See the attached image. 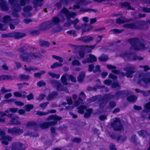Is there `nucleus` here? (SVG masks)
Wrapping results in <instances>:
<instances>
[{"label": "nucleus", "mask_w": 150, "mask_h": 150, "mask_svg": "<svg viewBox=\"0 0 150 150\" xmlns=\"http://www.w3.org/2000/svg\"><path fill=\"white\" fill-rule=\"evenodd\" d=\"M24 84H26L27 85H29V83L26 82H23L22 83H17V85L18 86V89H21Z\"/></svg>", "instance_id": "nucleus-58"}, {"label": "nucleus", "mask_w": 150, "mask_h": 150, "mask_svg": "<svg viewBox=\"0 0 150 150\" xmlns=\"http://www.w3.org/2000/svg\"><path fill=\"white\" fill-rule=\"evenodd\" d=\"M71 64L73 66H79L81 64L78 60L75 59L72 62Z\"/></svg>", "instance_id": "nucleus-51"}, {"label": "nucleus", "mask_w": 150, "mask_h": 150, "mask_svg": "<svg viewBox=\"0 0 150 150\" xmlns=\"http://www.w3.org/2000/svg\"><path fill=\"white\" fill-rule=\"evenodd\" d=\"M39 44L41 47H49L50 45V43L48 41L42 40H40L39 41Z\"/></svg>", "instance_id": "nucleus-29"}, {"label": "nucleus", "mask_w": 150, "mask_h": 150, "mask_svg": "<svg viewBox=\"0 0 150 150\" xmlns=\"http://www.w3.org/2000/svg\"><path fill=\"white\" fill-rule=\"evenodd\" d=\"M144 108L147 110V111L145 110H143V112H148V111L150 110V102H149L145 104Z\"/></svg>", "instance_id": "nucleus-46"}, {"label": "nucleus", "mask_w": 150, "mask_h": 150, "mask_svg": "<svg viewBox=\"0 0 150 150\" xmlns=\"http://www.w3.org/2000/svg\"><path fill=\"white\" fill-rule=\"evenodd\" d=\"M30 0H20V4L14 3L12 5V7L13 11L15 13L20 11L21 9V6H24L26 3L29 2Z\"/></svg>", "instance_id": "nucleus-8"}, {"label": "nucleus", "mask_w": 150, "mask_h": 150, "mask_svg": "<svg viewBox=\"0 0 150 150\" xmlns=\"http://www.w3.org/2000/svg\"><path fill=\"white\" fill-rule=\"evenodd\" d=\"M109 149L110 150H117L115 144L113 143L110 144Z\"/></svg>", "instance_id": "nucleus-62"}, {"label": "nucleus", "mask_w": 150, "mask_h": 150, "mask_svg": "<svg viewBox=\"0 0 150 150\" xmlns=\"http://www.w3.org/2000/svg\"><path fill=\"white\" fill-rule=\"evenodd\" d=\"M96 57L92 54H89V57L82 61V63L85 64L87 63H92L97 61Z\"/></svg>", "instance_id": "nucleus-17"}, {"label": "nucleus", "mask_w": 150, "mask_h": 150, "mask_svg": "<svg viewBox=\"0 0 150 150\" xmlns=\"http://www.w3.org/2000/svg\"><path fill=\"white\" fill-rule=\"evenodd\" d=\"M100 71L101 70L100 66L99 65H96L95 67V69L93 71V72L94 73H96L97 72H100Z\"/></svg>", "instance_id": "nucleus-57"}, {"label": "nucleus", "mask_w": 150, "mask_h": 150, "mask_svg": "<svg viewBox=\"0 0 150 150\" xmlns=\"http://www.w3.org/2000/svg\"><path fill=\"white\" fill-rule=\"evenodd\" d=\"M62 65V64L61 63H59L58 62H55L50 66V68L52 69H54L57 67H61Z\"/></svg>", "instance_id": "nucleus-43"}, {"label": "nucleus", "mask_w": 150, "mask_h": 150, "mask_svg": "<svg viewBox=\"0 0 150 150\" xmlns=\"http://www.w3.org/2000/svg\"><path fill=\"white\" fill-rule=\"evenodd\" d=\"M137 97L134 95H131L127 98V100L129 102L134 103L137 100Z\"/></svg>", "instance_id": "nucleus-28"}, {"label": "nucleus", "mask_w": 150, "mask_h": 150, "mask_svg": "<svg viewBox=\"0 0 150 150\" xmlns=\"http://www.w3.org/2000/svg\"><path fill=\"white\" fill-rule=\"evenodd\" d=\"M49 103L48 102H46L40 103L39 105V106L42 108V110L44 109L47 107Z\"/></svg>", "instance_id": "nucleus-55"}, {"label": "nucleus", "mask_w": 150, "mask_h": 150, "mask_svg": "<svg viewBox=\"0 0 150 150\" xmlns=\"http://www.w3.org/2000/svg\"><path fill=\"white\" fill-rule=\"evenodd\" d=\"M62 119L61 117L59 116L56 115H52L49 116L47 119L48 120H53L54 121L48 122L49 126L55 125L57 123V121H59Z\"/></svg>", "instance_id": "nucleus-10"}, {"label": "nucleus", "mask_w": 150, "mask_h": 150, "mask_svg": "<svg viewBox=\"0 0 150 150\" xmlns=\"http://www.w3.org/2000/svg\"><path fill=\"white\" fill-rule=\"evenodd\" d=\"M99 86H96L93 87L91 86H88L87 88V90L88 91H96L98 88H99Z\"/></svg>", "instance_id": "nucleus-48"}, {"label": "nucleus", "mask_w": 150, "mask_h": 150, "mask_svg": "<svg viewBox=\"0 0 150 150\" xmlns=\"http://www.w3.org/2000/svg\"><path fill=\"white\" fill-rule=\"evenodd\" d=\"M129 94V91L127 90H122L117 91L114 95L117 99H118L120 97L122 98H125Z\"/></svg>", "instance_id": "nucleus-14"}, {"label": "nucleus", "mask_w": 150, "mask_h": 150, "mask_svg": "<svg viewBox=\"0 0 150 150\" xmlns=\"http://www.w3.org/2000/svg\"><path fill=\"white\" fill-rule=\"evenodd\" d=\"M25 33L19 32H13L11 33V38H14L16 39H19L25 37Z\"/></svg>", "instance_id": "nucleus-19"}, {"label": "nucleus", "mask_w": 150, "mask_h": 150, "mask_svg": "<svg viewBox=\"0 0 150 150\" xmlns=\"http://www.w3.org/2000/svg\"><path fill=\"white\" fill-rule=\"evenodd\" d=\"M121 6L122 8H125L128 10H132L130 4L129 2L127 1L122 3L121 4Z\"/></svg>", "instance_id": "nucleus-26"}, {"label": "nucleus", "mask_w": 150, "mask_h": 150, "mask_svg": "<svg viewBox=\"0 0 150 150\" xmlns=\"http://www.w3.org/2000/svg\"><path fill=\"white\" fill-rule=\"evenodd\" d=\"M79 40L85 43H88L93 41V38L90 35L81 37L79 39Z\"/></svg>", "instance_id": "nucleus-20"}, {"label": "nucleus", "mask_w": 150, "mask_h": 150, "mask_svg": "<svg viewBox=\"0 0 150 150\" xmlns=\"http://www.w3.org/2000/svg\"><path fill=\"white\" fill-rule=\"evenodd\" d=\"M51 83L52 84L56 86L57 89L58 91H65L66 89L68 91L67 88L64 87L62 85L61 83L57 81L53 80L51 82Z\"/></svg>", "instance_id": "nucleus-15"}, {"label": "nucleus", "mask_w": 150, "mask_h": 150, "mask_svg": "<svg viewBox=\"0 0 150 150\" xmlns=\"http://www.w3.org/2000/svg\"><path fill=\"white\" fill-rule=\"evenodd\" d=\"M124 30L122 29L119 30L117 29H114L110 30L109 31V33L111 34H116L121 33Z\"/></svg>", "instance_id": "nucleus-37"}, {"label": "nucleus", "mask_w": 150, "mask_h": 150, "mask_svg": "<svg viewBox=\"0 0 150 150\" xmlns=\"http://www.w3.org/2000/svg\"><path fill=\"white\" fill-rule=\"evenodd\" d=\"M8 117L11 118L10 122L11 124L14 125H19L21 124V122L18 120V116H14L11 113H8L7 115Z\"/></svg>", "instance_id": "nucleus-13"}, {"label": "nucleus", "mask_w": 150, "mask_h": 150, "mask_svg": "<svg viewBox=\"0 0 150 150\" xmlns=\"http://www.w3.org/2000/svg\"><path fill=\"white\" fill-rule=\"evenodd\" d=\"M79 11L80 12H82L83 13L86 12H90L91 11H93V12L96 13L98 11V10L91 8H81L80 9Z\"/></svg>", "instance_id": "nucleus-32"}, {"label": "nucleus", "mask_w": 150, "mask_h": 150, "mask_svg": "<svg viewBox=\"0 0 150 150\" xmlns=\"http://www.w3.org/2000/svg\"><path fill=\"white\" fill-rule=\"evenodd\" d=\"M0 7L1 10L7 11L8 10V8L6 4L5 1H2L0 3Z\"/></svg>", "instance_id": "nucleus-31"}, {"label": "nucleus", "mask_w": 150, "mask_h": 150, "mask_svg": "<svg viewBox=\"0 0 150 150\" xmlns=\"http://www.w3.org/2000/svg\"><path fill=\"white\" fill-rule=\"evenodd\" d=\"M49 113V112H43L39 110L37 111L36 115L39 116H42L43 115H46Z\"/></svg>", "instance_id": "nucleus-50"}, {"label": "nucleus", "mask_w": 150, "mask_h": 150, "mask_svg": "<svg viewBox=\"0 0 150 150\" xmlns=\"http://www.w3.org/2000/svg\"><path fill=\"white\" fill-rule=\"evenodd\" d=\"M41 25L40 24L39 26H38V30H34L31 31L30 32V33L32 35H39L40 34V31H44L45 30H41L40 26Z\"/></svg>", "instance_id": "nucleus-35"}, {"label": "nucleus", "mask_w": 150, "mask_h": 150, "mask_svg": "<svg viewBox=\"0 0 150 150\" xmlns=\"http://www.w3.org/2000/svg\"><path fill=\"white\" fill-rule=\"evenodd\" d=\"M119 86V83L116 82H114L111 84V86L113 88H116Z\"/></svg>", "instance_id": "nucleus-64"}, {"label": "nucleus", "mask_w": 150, "mask_h": 150, "mask_svg": "<svg viewBox=\"0 0 150 150\" xmlns=\"http://www.w3.org/2000/svg\"><path fill=\"white\" fill-rule=\"evenodd\" d=\"M147 132L145 130H142L139 131L137 132V134L140 136H142L143 138H144L146 135L147 134Z\"/></svg>", "instance_id": "nucleus-39"}, {"label": "nucleus", "mask_w": 150, "mask_h": 150, "mask_svg": "<svg viewBox=\"0 0 150 150\" xmlns=\"http://www.w3.org/2000/svg\"><path fill=\"white\" fill-rule=\"evenodd\" d=\"M60 21V20L58 17L54 16L52 20L45 21L42 23L40 26V30H48L53 27L54 25L58 24Z\"/></svg>", "instance_id": "nucleus-4"}, {"label": "nucleus", "mask_w": 150, "mask_h": 150, "mask_svg": "<svg viewBox=\"0 0 150 150\" xmlns=\"http://www.w3.org/2000/svg\"><path fill=\"white\" fill-rule=\"evenodd\" d=\"M150 91L142 90V93L144 96H147L150 94Z\"/></svg>", "instance_id": "nucleus-63"}, {"label": "nucleus", "mask_w": 150, "mask_h": 150, "mask_svg": "<svg viewBox=\"0 0 150 150\" xmlns=\"http://www.w3.org/2000/svg\"><path fill=\"white\" fill-rule=\"evenodd\" d=\"M9 111L8 110H5L4 112L2 111H0V119L3 120L2 121H0V122L4 123L5 122L6 119L4 117L7 116V114L9 113Z\"/></svg>", "instance_id": "nucleus-23"}, {"label": "nucleus", "mask_w": 150, "mask_h": 150, "mask_svg": "<svg viewBox=\"0 0 150 150\" xmlns=\"http://www.w3.org/2000/svg\"><path fill=\"white\" fill-rule=\"evenodd\" d=\"M58 95V93L57 91H53L49 93L47 99L48 100H52L55 98Z\"/></svg>", "instance_id": "nucleus-22"}, {"label": "nucleus", "mask_w": 150, "mask_h": 150, "mask_svg": "<svg viewBox=\"0 0 150 150\" xmlns=\"http://www.w3.org/2000/svg\"><path fill=\"white\" fill-rule=\"evenodd\" d=\"M81 138L76 137L74 138L72 140V141L76 143H80L81 142Z\"/></svg>", "instance_id": "nucleus-60"}, {"label": "nucleus", "mask_w": 150, "mask_h": 150, "mask_svg": "<svg viewBox=\"0 0 150 150\" xmlns=\"http://www.w3.org/2000/svg\"><path fill=\"white\" fill-rule=\"evenodd\" d=\"M61 80L62 83L64 85H67L68 83L67 81V75L66 74H63L61 78Z\"/></svg>", "instance_id": "nucleus-38"}, {"label": "nucleus", "mask_w": 150, "mask_h": 150, "mask_svg": "<svg viewBox=\"0 0 150 150\" xmlns=\"http://www.w3.org/2000/svg\"><path fill=\"white\" fill-rule=\"evenodd\" d=\"M37 124L36 122L29 121L28 122L26 125V127H29L31 126H36Z\"/></svg>", "instance_id": "nucleus-47"}, {"label": "nucleus", "mask_w": 150, "mask_h": 150, "mask_svg": "<svg viewBox=\"0 0 150 150\" xmlns=\"http://www.w3.org/2000/svg\"><path fill=\"white\" fill-rule=\"evenodd\" d=\"M40 127L42 129H46L48 128L50 126L48 122H44L40 125Z\"/></svg>", "instance_id": "nucleus-40"}, {"label": "nucleus", "mask_w": 150, "mask_h": 150, "mask_svg": "<svg viewBox=\"0 0 150 150\" xmlns=\"http://www.w3.org/2000/svg\"><path fill=\"white\" fill-rule=\"evenodd\" d=\"M86 112L84 114V117L85 118H89L93 112V109L92 108L86 109Z\"/></svg>", "instance_id": "nucleus-25"}, {"label": "nucleus", "mask_w": 150, "mask_h": 150, "mask_svg": "<svg viewBox=\"0 0 150 150\" xmlns=\"http://www.w3.org/2000/svg\"><path fill=\"white\" fill-rule=\"evenodd\" d=\"M127 42L135 50L139 51L145 47V45L141 42L137 38H131L128 39Z\"/></svg>", "instance_id": "nucleus-5"}, {"label": "nucleus", "mask_w": 150, "mask_h": 150, "mask_svg": "<svg viewBox=\"0 0 150 150\" xmlns=\"http://www.w3.org/2000/svg\"><path fill=\"white\" fill-rule=\"evenodd\" d=\"M32 9V7L31 6H27L24 7L23 10L25 13H28V16H31V14L29 12V11H31Z\"/></svg>", "instance_id": "nucleus-27"}, {"label": "nucleus", "mask_w": 150, "mask_h": 150, "mask_svg": "<svg viewBox=\"0 0 150 150\" xmlns=\"http://www.w3.org/2000/svg\"><path fill=\"white\" fill-rule=\"evenodd\" d=\"M11 21V17L10 16L6 15L4 16L3 17V22L4 23H7L8 21Z\"/></svg>", "instance_id": "nucleus-45"}, {"label": "nucleus", "mask_w": 150, "mask_h": 150, "mask_svg": "<svg viewBox=\"0 0 150 150\" xmlns=\"http://www.w3.org/2000/svg\"><path fill=\"white\" fill-rule=\"evenodd\" d=\"M23 144L20 142H15L12 144V146H7L6 150H25V148L23 147Z\"/></svg>", "instance_id": "nucleus-9"}, {"label": "nucleus", "mask_w": 150, "mask_h": 150, "mask_svg": "<svg viewBox=\"0 0 150 150\" xmlns=\"http://www.w3.org/2000/svg\"><path fill=\"white\" fill-rule=\"evenodd\" d=\"M52 57L53 59H56L57 60H58L60 63H62L63 61V60L62 58L59 56L53 55H52Z\"/></svg>", "instance_id": "nucleus-49"}, {"label": "nucleus", "mask_w": 150, "mask_h": 150, "mask_svg": "<svg viewBox=\"0 0 150 150\" xmlns=\"http://www.w3.org/2000/svg\"><path fill=\"white\" fill-rule=\"evenodd\" d=\"M46 83L43 80H40L37 82V85L40 87L42 86H45L46 85Z\"/></svg>", "instance_id": "nucleus-52"}, {"label": "nucleus", "mask_w": 150, "mask_h": 150, "mask_svg": "<svg viewBox=\"0 0 150 150\" xmlns=\"http://www.w3.org/2000/svg\"><path fill=\"white\" fill-rule=\"evenodd\" d=\"M84 25L86 27L87 31L88 32L91 30L93 28V26L92 25L88 24L87 23H85Z\"/></svg>", "instance_id": "nucleus-56"}, {"label": "nucleus", "mask_w": 150, "mask_h": 150, "mask_svg": "<svg viewBox=\"0 0 150 150\" xmlns=\"http://www.w3.org/2000/svg\"><path fill=\"white\" fill-rule=\"evenodd\" d=\"M60 12L65 15L67 20H69L72 17H74L76 16V14L75 12H70L68 9L65 8H63Z\"/></svg>", "instance_id": "nucleus-11"}, {"label": "nucleus", "mask_w": 150, "mask_h": 150, "mask_svg": "<svg viewBox=\"0 0 150 150\" xmlns=\"http://www.w3.org/2000/svg\"><path fill=\"white\" fill-rule=\"evenodd\" d=\"M85 74L84 72H81L77 78L78 81L79 83L82 82L85 78Z\"/></svg>", "instance_id": "nucleus-34"}, {"label": "nucleus", "mask_w": 150, "mask_h": 150, "mask_svg": "<svg viewBox=\"0 0 150 150\" xmlns=\"http://www.w3.org/2000/svg\"><path fill=\"white\" fill-rule=\"evenodd\" d=\"M86 108V106L85 105H81L78 108V112L80 114H83L84 110Z\"/></svg>", "instance_id": "nucleus-36"}, {"label": "nucleus", "mask_w": 150, "mask_h": 150, "mask_svg": "<svg viewBox=\"0 0 150 150\" xmlns=\"http://www.w3.org/2000/svg\"><path fill=\"white\" fill-rule=\"evenodd\" d=\"M115 97L114 95L111 93H106L102 96L101 95H98L92 96L90 99L91 102H93L98 100L99 107L101 108H103L110 100Z\"/></svg>", "instance_id": "nucleus-2"}, {"label": "nucleus", "mask_w": 150, "mask_h": 150, "mask_svg": "<svg viewBox=\"0 0 150 150\" xmlns=\"http://www.w3.org/2000/svg\"><path fill=\"white\" fill-rule=\"evenodd\" d=\"M69 79L72 81L74 82H76V78L72 75H69L68 76Z\"/></svg>", "instance_id": "nucleus-59"}, {"label": "nucleus", "mask_w": 150, "mask_h": 150, "mask_svg": "<svg viewBox=\"0 0 150 150\" xmlns=\"http://www.w3.org/2000/svg\"><path fill=\"white\" fill-rule=\"evenodd\" d=\"M139 78L142 77V79H140L138 80L137 81L139 84H141L142 81H144V79H145V77H146V74L144 73H142L139 75Z\"/></svg>", "instance_id": "nucleus-41"}, {"label": "nucleus", "mask_w": 150, "mask_h": 150, "mask_svg": "<svg viewBox=\"0 0 150 150\" xmlns=\"http://www.w3.org/2000/svg\"><path fill=\"white\" fill-rule=\"evenodd\" d=\"M94 68L95 67L93 64H89L88 65V71L90 72L93 71Z\"/></svg>", "instance_id": "nucleus-61"}, {"label": "nucleus", "mask_w": 150, "mask_h": 150, "mask_svg": "<svg viewBox=\"0 0 150 150\" xmlns=\"http://www.w3.org/2000/svg\"><path fill=\"white\" fill-rule=\"evenodd\" d=\"M34 108L33 105L32 104H28L25 106V109L26 111L29 112Z\"/></svg>", "instance_id": "nucleus-42"}, {"label": "nucleus", "mask_w": 150, "mask_h": 150, "mask_svg": "<svg viewBox=\"0 0 150 150\" xmlns=\"http://www.w3.org/2000/svg\"><path fill=\"white\" fill-rule=\"evenodd\" d=\"M124 27L126 28L146 30L149 28V26L146 24V22L144 21L137 20L135 23L125 24Z\"/></svg>", "instance_id": "nucleus-3"}, {"label": "nucleus", "mask_w": 150, "mask_h": 150, "mask_svg": "<svg viewBox=\"0 0 150 150\" xmlns=\"http://www.w3.org/2000/svg\"><path fill=\"white\" fill-rule=\"evenodd\" d=\"M19 78L21 81H27L30 78V76L28 75L21 74L19 76Z\"/></svg>", "instance_id": "nucleus-30"}, {"label": "nucleus", "mask_w": 150, "mask_h": 150, "mask_svg": "<svg viewBox=\"0 0 150 150\" xmlns=\"http://www.w3.org/2000/svg\"><path fill=\"white\" fill-rule=\"evenodd\" d=\"M132 19L130 18L128 20H126L125 18L122 16L117 19L116 20V22L119 24L124 23H125L128 22L130 21H132Z\"/></svg>", "instance_id": "nucleus-21"}, {"label": "nucleus", "mask_w": 150, "mask_h": 150, "mask_svg": "<svg viewBox=\"0 0 150 150\" xmlns=\"http://www.w3.org/2000/svg\"><path fill=\"white\" fill-rule=\"evenodd\" d=\"M76 48L78 49V52L81 58H84L86 53L85 48L82 45H77Z\"/></svg>", "instance_id": "nucleus-18"}, {"label": "nucleus", "mask_w": 150, "mask_h": 150, "mask_svg": "<svg viewBox=\"0 0 150 150\" xmlns=\"http://www.w3.org/2000/svg\"><path fill=\"white\" fill-rule=\"evenodd\" d=\"M25 69L27 71L29 72H30L31 70L34 71L37 70L38 69V68L36 67H32L31 66L30 67V68L27 67L26 65H24Z\"/></svg>", "instance_id": "nucleus-44"}, {"label": "nucleus", "mask_w": 150, "mask_h": 150, "mask_svg": "<svg viewBox=\"0 0 150 150\" xmlns=\"http://www.w3.org/2000/svg\"><path fill=\"white\" fill-rule=\"evenodd\" d=\"M13 78L11 75H0V81L3 80H12Z\"/></svg>", "instance_id": "nucleus-24"}, {"label": "nucleus", "mask_w": 150, "mask_h": 150, "mask_svg": "<svg viewBox=\"0 0 150 150\" xmlns=\"http://www.w3.org/2000/svg\"><path fill=\"white\" fill-rule=\"evenodd\" d=\"M122 57L125 61H136L137 60H141L144 59V58L138 56L135 53H128L125 52L122 54Z\"/></svg>", "instance_id": "nucleus-6"}, {"label": "nucleus", "mask_w": 150, "mask_h": 150, "mask_svg": "<svg viewBox=\"0 0 150 150\" xmlns=\"http://www.w3.org/2000/svg\"><path fill=\"white\" fill-rule=\"evenodd\" d=\"M109 105L110 108L112 109L116 106V103L113 101H111L109 103Z\"/></svg>", "instance_id": "nucleus-54"}, {"label": "nucleus", "mask_w": 150, "mask_h": 150, "mask_svg": "<svg viewBox=\"0 0 150 150\" xmlns=\"http://www.w3.org/2000/svg\"><path fill=\"white\" fill-rule=\"evenodd\" d=\"M137 136L136 134L133 135L131 137V139L133 142L135 144H139V143H137Z\"/></svg>", "instance_id": "nucleus-53"}, {"label": "nucleus", "mask_w": 150, "mask_h": 150, "mask_svg": "<svg viewBox=\"0 0 150 150\" xmlns=\"http://www.w3.org/2000/svg\"><path fill=\"white\" fill-rule=\"evenodd\" d=\"M33 52L25 53V52L28 50V49L25 47L23 46L18 49V52L23 53L22 54H21L20 56L21 60L25 62H31L32 58L33 57L35 58H41L42 55L40 50L35 47L33 48Z\"/></svg>", "instance_id": "nucleus-1"}, {"label": "nucleus", "mask_w": 150, "mask_h": 150, "mask_svg": "<svg viewBox=\"0 0 150 150\" xmlns=\"http://www.w3.org/2000/svg\"><path fill=\"white\" fill-rule=\"evenodd\" d=\"M98 59L100 62H105L108 59V56L103 54L99 57Z\"/></svg>", "instance_id": "nucleus-33"}, {"label": "nucleus", "mask_w": 150, "mask_h": 150, "mask_svg": "<svg viewBox=\"0 0 150 150\" xmlns=\"http://www.w3.org/2000/svg\"><path fill=\"white\" fill-rule=\"evenodd\" d=\"M124 70L126 71V74L127 78H132L133 77V74L135 73L134 68L131 67H126L124 69Z\"/></svg>", "instance_id": "nucleus-16"}, {"label": "nucleus", "mask_w": 150, "mask_h": 150, "mask_svg": "<svg viewBox=\"0 0 150 150\" xmlns=\"http://www.w3.org/2000/svg\"><path fill=\"white\" fill-rule=\"evenodd\" d=\"M7 132L8 133L12 135H19L23 133V131L22 129L16 127H13L8 128L7 130Z\"/></svg>", "instance_id": "nucleus-12"}, {"label": "nucleus", "mask_w": 150, "mask_h": 150, "mask_svg": "<svg viewBox=\"0 0 150 150\" xmlns=\"http://www.w3.org/2000/svg\"><path fill=\"white\" fill-rule=\"evenodd\" d=\"M111 126L115 131H120L123 128V125L119 118L116 117L111 124Z\"/></svg>", "instance_id": "nucleus-7"}]
</instances>
